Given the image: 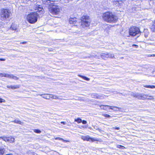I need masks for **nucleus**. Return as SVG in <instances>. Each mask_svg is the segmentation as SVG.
I'll use <instances>...</instances> for the list:
<instances>
[{"mask_svg":"<svg viewBox=\"0 0 155 155\" xmlns=\"http://www.w3.org/2000/svg\"><path fill=\"white\" fill-rule=\"evenodd\" d=\"M57 0H42L43 3L48 7L49 12L53 15L58 14L60 12V7L54 2Z\"/></svg>","mask_w":155,"mask_h":155,"instance_id":"nucleus-1","label":"nucleus"},{"mask_svg":"<svg viewBox=\"0 0 155 155\" xmlns=\"http://www.w3.org/2000/svg\"><path fill=\"white\" fill-rule=\"evenodd\" d=\"M103 19L106 21L113 23L116 22L118 19L117 17L111 12H107L104 13L102 15Z\"/></svg>","mask_w":155,"mask_h":155,"instance_id":"nucleus-2","label":"nucleus"},{"mask_svg":"<svg viewBox=\"0 0 155 155\" xmlns=\"http://www.w3.org/2000/svg\"><path fill=\"white\" fill-rule=\"evenodd\" d=\"M38 16L39 15L37 13H31L27 15V19L29 23L34 24L37 21Z\"/></svg>","mask_w":155,"mask_h":155,"instance_id":"nucleus-3","label":"nucleus"},{"mask_svg":"<svg viewBox=\"0 0 155 155\" xmlns=\"http://www.w3.org/2000/svg\"><path fill=\"white\" fill-rule=\"evenodd\" d=\"M11 15V12L8 9H2L1 10L0 15L2 20H5L10 18Z\"/></svg>","mask_w":155,"mask_h":155,"instance_id":"nucleus-4","label":"nucleus"},{"mask_svg":"<svg viewBox=\"0 0 155 155\" xmlns=\"http://www.w3.org/2000/svg\"><path fill=\"white\" fill-rule=\"evenodd\" d=\"M91 20L89 16L83 15L81 19V25L83 28L87 27L89 26Z\"/></svg>","mask_w":155,"mask_h":155,"instance_id":"nucleus-5","label":"nucleus"},{"mask_svg":"<svg viewBox=\"0 0 155 155\" xmlns=\"http://www.w3.org/2000/svg\"><path fill=\"white\" fill-rule=\"evenodd\" d=\"M131 95L139 99L144 100L147 99L150 100H153V96H150L144 94H136L132 92Z\"/></svg>","mask_w":155,"mask_h":155,"instance_id":"nucleus-6","label":"nucleus"},{"mask_svg":"<svg viewBox=\"0 0 155 155\" xmlns=\"http://www.w3.org/2000/svg\"><path fill=\"white\" fill-rule=\"evenodd\" d=\"M129 31L130 35L132 36H137L138 37L141 33L140 29L134 26L131 27Z\"/></svg>","mask_w":155,"mask_h":155,"instance_id":"nucleus-7","label":"nucleus"},{"mask_svg":"<svg viewBox=\"0 0 155 155\" xmlns=\"http://www.w3.org/2000/svg\"><path fill=\"white\" fill-rule=\"evenodd\" d=\"M81 138L84 140H86L91 142L98 141V140L97 139L91 138L88 135L87 136H82L81 137Z\"/></svg>","mask_w":155,"mask_h":155,"instance_id":"nucleus-8","label":"nucleus"},{"mask_svg":"<svg viewBox=\"0 0 155 155\" xmlns=\"http://www.w3.org/2000/svg\"><path fill=\"white\" fill-rule=\"evenodd\" d=\"M92 98L98 99H102L105 98V96L103 95H99L96 93H94L91 95Z\"/></svg>","mask_w":155,"mask_h":155,"instance_id":"nucleus-9","label":"nucleus"},{"mask_svg":"<svg viewBox=\"0 0 155 155\" xmlns=\"http://www.w3.org/2000/svg\"><path fill=\"white\" fill-rule=\"evenodd\" d=\"M35 8V10L36 11L35 12L37 13V12H38L40 13H42L43 11L42 10V8L41 6L39 5L38 6L36 5Z\"/></svg>","mask_w":155,"mask_h":155,"instance_id":"nucleus-10","label":"nucleus"},{"mask_svg":"<svg viewBox=\"0 0 155 155\" xmlns=\"http://www.w3.org/2000/svg\"><path fill=\"white\" fill-rule=\"evenodd\" d=\"M18 26L17 25L12 23L10 28V29L13 31H18Z\"/></svg>","mask_w":155,"mask_h":155,"instance_id":"nucleus-11","label":"nucleus"},{"mask_svg":"<svg viewBox=\"0 0 155 155\" xmlns=\"http://www.w3.org/2000/svg\"><path fill=\"white\" fill-rule=\"evenodd\" d=\"M77 19L76 18H70L69 19V22L71 24H75L77 22Z\"/></svg>","mask_w":155,"mask_h":155,"instance_id":"nucleus-12","label":"nucleus"},{"mask_svg":"<svg viewBox=\"0 0 155 155\" xmlns=\"http://www.w3.org/2000/svg\"><path fill=\"white\" fill-rule=\"evenodd\" d=\"M7 87L8 88H10L12 89H17L19 88L20 85H15L14 86L8 85L7 86Z\"/></svg>","mask_w":155,"mask_h":155,"instance_id":"nucleus-13","label":"nucleus"},{"mask_svg":"<svg viewBox=\"0 0 155 155\" xmlns=\"http://www.w3.org/2000/svg\"><path fill=\"white\" fill-rule=\"evenodd\" d=\"M50 94H38L37 95H39L41 96H42V97L43 98L49 100L50 98Z\"/></svg>","mask_w":155,"mask_h":155,"instance_id":"nucleus-14","label":"nucleus"},{"mask_svg":"<svg viewBox=\"0 0 155 155\" xmlns=\"http://www.w3.org/2000/svg\"><path fill=\"white\" fill-rule=\"evenodd\" d=\"M101 57L104 60H106L107 58H108L109 57L107 53H101Z\"/></svg>","mask_w":155,"mask_h":155,"instance_id":"nucleus-15","label":"nucleus"},{"mask_svg":"<svg viewBox=\"0 0 155 155\" xmlns=\"http://www.w3.org/2000/svg\"><path fill=\"white\" fill-rule=\"evenodd\" d=\"M110 106L109 105H99L100 107L102 109H103L105 110H107L108 109L107 107H109Z\"/></svg>","mask_w":155,"mask_h":155,"instance_id":"nucleus-16","label":"nucleus"},{"mask_svg":"<svg viewBox=\"0 0 155 155\" xmlns=\"http://www.w3.org/2000/svg\"><path fill=\"white\" fill-rule=\"evenodd\" d=\"M101 53H97L96 54H92V56L96 58L99 59L101 57Z\"/></svg>","mask_w":155,"mask_h":155,"instance_id":"nucleus-17","label":"nucleus"},{"mask_svg":"<svg viewBox=\"0 0 155 155\" xmlns=\"http://www.w3.org/2000/svg\"><path fill=\"white\" fill-rule=\"evenodd\" d=\"M109 109L114 110L115 111H117L119 110V108L117 107L110 106Z\"/></svg>","mask_w":155,"mask_h":155,"instance_id":"nucleus-18","label":"nucleus"},{"mask_svg":"<svg viewBox=\"0 0 155 155\" xmlns=\"http://www.w3.org/2000/svg\"><path fill=\"white\" fill-rule=\"evenodd\" d=\"M8 142H9L11 143H13L14 141L15 138L12 137H8Z\"/></svg>","mask_w":155,"mask_h":155,"instance_id":"nucleus-19","label":"nucleus"},{"mask_svg":"<svg viewBox=\"0 0 155 155\" xmlns=\"http://www.w3.org/2000/svg\"><path fill=\"white\" fill-rule=\"evenodd\" d=\"M150 29L153 32H155V21H154L153 24L150 27Z\"/></svg>","mask_w":155,"mask_h":155,"instance_id":"nucleus-20","label":"nucleus"},{"mask_svg":"<svg viewBox=\"0 0 155 155\" xmlns=\"http://www.w3.org/2000/svg\"><path fill=\"white\" fill-rule=\"evenodd\" d=\"M12 122L20 124H22L23 123H22L21 121L17 120H15L13 121H12Z\"/></svg>","mask_w":155,"mask_h":155,"instance_id":"nucleus-21","label":"nucleus"},{"mask_svg":"<svg viewBox=\"0 0 155 155\" xmlns=\"http://www.w3.org/2000/svg\"><path fill=\"white\" fill-rule=\"evenodd\" d=\"M78 76L82 78L83 79L87 81H89L90 80L89 78L80 75H78Z\"/></svg>","mask_w":155,"mask_h":155,"instance_id":"nucleus-22","label":"nucleus"},{"mask_svg":"<svg viewBox=\"0 0 155 155\" xmlns=\"http://www.w3.org/2000/svg\"><path fill=\"white\" fill-rule=\"evenodd\" d=\"M93 127L94 129L97 130H98L100 132L103 131V130H102L101 129H99L97 126L94 125L93 126Z\"/></svg>","mask_w":155,"mask_h":155,"instance_id":"nucleus-23","label":"nucleus"},{"mask_svg":"<svg viewBox=\"0 0 155 155\" xmlns=\"http://www.w3.org/2000/svg\"><path fill=\"white\" fill-rule=\"evenodd\" d=\"M5 150L4 148H0V155H3L4 153L5 152Z\"/></svg>","mask_w":155,"mask_h":155,"instance_id":"nucleus-24","label":"nucleus"},{"mask_svg":"<svg viewBox=\"0 0 155 155\" xmlns=\"http://www.w3.org/2000/svg\"><path fill=\"white\" fill-rule=\"evenodd\" d=\"M143 86L145 87L151 88L152 89L155 88V86H154V85H144Z\"/></svg>","mask_w":155,"mask_h":155,"instance_id":"nucleus-25","label":"nucleus"},{"mask_svg":"<svg viewBox=\"0 0 155 155\" xmlns=\"http://www.w3.org/2000/svg\"><path fill=\"white\" fill-rule=\"evenodd\" d=\"M50 98H51L52 99H59L58 97L57 96L53 95L52 94H50Z\"/></svg>","mask_w":155,"mask_h":155,"instance_id":"nucleus-26","label":"nucleus"},{"mask_svg":"<svg viewBox=\"0 0 155 155\" xmlns=\"http://www.w3.org/2000/svg\"><path fill=\"white\" fill-rule=\"evenodd\" d=\"M11 79H13L15 80H17L19 79L18 78L12 74Z\"/></svg>","mask_w":155,"mask_h":155,"instance_id":"nucleus-27","label":"nucleus"},{"mask_svg":"<svg viewBox=\"0 0 155 155\" xmlns=\"http://www.w3.org/2000/svg\"><path fill=\"white\" fill-rule=\"evenodd\" d=\"M55 140H62L64 142H69L68 140H64L63 138H61V137H57L55 138Z\"/></svg>","mask_w":155,"mask_h":155,"instance_id":"nucleus-28","label":"nucleus"},{"mask_svg":"<svg viewBox=\"0 0 155 155\" xmlns=\"http://www.w3.org/2000/svg\"><path fill=\"white\" fill-rule=\"evenodd\" d=\"M144 36L145 37L147 38L149 34V32L147 30H144Z\"/></svg>","mask_w":155,"mask_h":155,"instance_id":"nucleus-29","label":"nucleus"},{"mask_svg":"<svg viewBox=\"0 0 155 155\" xmlns=\"http://www.w3.org/2000/svg\"><path fill=\"white\" fill-rule=\"evenodd\" d=\"M0 138H1L2 140L5 142H8V137H0Z\"/></svg>","mask_w":155,"mask_h":155,"instance_id":"nucleus-30","label":"nucleus"},{"mask_svg":"<svg viewBox=\"0 0 155 155\" xmlns=\"http://www.w3.org/2000/svg\"><path fill=\"white\" fill-rule=\"evenodd\" d=\"M115 1L118 3L119 4H120L122 3L125 0H114Z\"/></svg>","mask_w":155,"mask_h":155,"instance_id":"nucleus-31","label":"nucleus"},{"mask_svg":"<svg viewBox=\"0 0 155 155\" xmlns=\"http://www.w3.org/2000/svg\"><path fill=\"white\" fill-rule=\"evenodd\" d=\"M12 74H4V77L5 78H8L11 79V76Z\"/></svg>","mask_w":155,"mask_h":155,"instance_id":"nucleus-32","label":"nucleus"},{"mask_svg":"<svg viewBox=\"0 0 155 155\" xmlns=\"http://www.w3.org/2000/svg\"><path fill=\"white\" fill-rule=\"evenodd\" d=\"M117 148H120L121 149H124L125 147L121 145H117Z\"/></svg>","mask_w":155,"mask_h":155,"instance_id":"nucleus-33","label":"nucleus"},{"mask_svg":"<svg viewBox=\"0 0 155 155\" xmlns=\"http://www.w3.org/2000/svg\"><path fill=\"white\" fill-rule=\"evenodd\" d=\"M74 121H75L77 122L78 123H79L81 122L82 120L81 119L78 118L77 119H75Z\"/></svg>","mask_w":155,"mask_h":155,"instance_id":"nucleus-34","label":"nucleus"},{"mask_svg":"<svg viewBox=\"0 0 155 155\" xmlns=\"http://www.w3.org/2000/svg\"><path fill=\"white\" fill-rule=\"evenodd\" d=\"M34 131L36 133H40L41 132V131L38 129H35L34 130Z\"/></svg>","mask_w":155,"mask_h":155,"instance_id":"nucleus-35","label":"nucleus"},{"mask_svg":"<svg viewBox=\"0 0 155 155\" xmlns=\"http://www.w3.org/2000/svg\"><path fill=\"white\" fill-rule=\"evenodd\" d=\"M5 100L0 98V103L5 102Z\"/></svg>","mask_w":155,"mask_h":155,"instance_id":"nucleus-36","label":"nucleus"},{"mask_svg":"<svg viewBox=\"0 0 155 155\" xmlns=\"http://www.w3.org/2000/svg\"><path fill=\"white\" fill-rule=\"evenodd\" d=\"M110 55V58H114V55L113 54H111Z\"/></svg>","mask_w":155,"mask_h":155,"instance_id":"nucleus-37","label":"nucleus"},{"mask_svg":"<svg viewBox=\"0 0 155 155\" xmlns=\"http://www.w3.org/2000/svg\"><path fill=\"white\" fill-rule=\"evenodd\" d=\"M81 122H82L83 124H86L87 123V121L84 120H82Z\"/></svg>","mask_w":155,"mask_h":155,"instance_id":"nucleus-38","label":"nucleus"},{"mask_svg":"<svg viewBox=\"0 0 155 155\" xmlns=\"http://www.w3.org/2000/svg\"><path fill=\"white\" fill-rule=\"evenodd\" d=\"M104 116L107 117H110V115L107 114H105Z\"/></svg>","mask_w":155,"mask_h":155,"instance_id":"nucleus-39","label":"nucleus"},{"mask_svg":"<svg viewBox=\"0 0 155 155\" xmlns=\"http://www.w3.org/2000/svg\"><path fill=\"white\" fill-rule=\"evenodd\" d=\"M4 74H5L0 73V77H4Z\"/></svg>","mask_w":155,"mask_h":155,"instance_id":"nucleus-40","label":"nucleus"},{"mask_svg":"<svg viewBox=\"0 0 155 155\" xmlns=\"http://www.w3.org/2000/svg\"><path fill=\"white\" fill-rule=\"evenodd\" d=\"M133 47H135L136 48H137L138 47V46L137 45L134 44L132 45Z\"/></svg>","mask_w":155,"mask_h":155,"instance_id":"nucleus-41","label":"nucleus"},{"mask_svg":"<svg viewBox=\"0 0 155 155\" xmlns=\"http://www.w3.org/2000/svg\"><path fill=\"white\" fill-rule=\"evenodd\" d=\"M26 43H27V42H21L20 43V44H25Z\"/></svg>","mask_w":155,"mask_h":155,"instance_id":"nucleus-42","label":"nucleus"},{"mask_svg":"<svg viewBox=\"0 0 155 155\" xmlns=\"http://www.w3.org/2000/svg\"><path fill=\"white\" fill-rule=\"evenodd\" d=\"M5 60V59L3 58H0V61H4Z\"/></svg>","mask_w":155,"mask_h":155,"instance_id":"nucleus-43","label":"nucleus"},{"mask_svg":"<svg viewBox=\"0 0 155 155\" xmlns=\"http://www.w3.org/2000/svg\"><path fill=\"white\" fill-rule=\"evenodd\" d=\"M118 94H122V95H124V96H127V95L126 94H125L123 95V94H122L121 93H118Z\"/></svg>","mask_w":155,"mask_h":155,"instance_id":"nucleus-44","label":"nucleus"},{"mask_svg":"<svg viewBox=\"0 0 155 155\" xmlns=\"http://www.w3.org/2000/svg\"><path fill=\"white\" fill-rule=\"evenodd\" d=\"M61 124H66V123L64 122H61Z\"/></svg>","mask_w":155,"mask_h":155,"instance_id":"nucleus-45","label":"nucleus"},{"mask_svg":"<svg viewBox=\"0 0 155 155\" xmlns=\"http://www.w3.org/2000/svg\"><path fill=\"white\" fill-rule=\"evenodd\" d=\"M115 129L117 130H119L120 129V128L119 127H117L115 128Z\"/></svg>","mask_w":155,"mask_h":155,"instance_id":"nucleus-46","label":"nucleus"},{"mask_svg":"<svg viewBox=\"0 0 155 155\" xmlns=\"http://www.w3.org/2000/svg\"><path fill=\"white\" fill-rule=\"evenodd\" d=\"M110 54H111L110 53H107V54L108 55V56H109L108 58H110Z\"/></svg>","mask_w":155,"mask_h":155,"instance_id":"nucleus-47","label":"nucleus"},{"mask_svg":"<svg viewBox=\"0 0 155 155\" xmlns=\"http://www.w3.org/2000/svg\"><path fill=\"white\" fill-rule=\"evenodd\" d=\"M151 56L152 57H154L155 56V54H152L151 55Z\"/></svg>","mask_w":155,"mask_h":155,"instance_id":"nucleus-48","label":"nucleus"},{"mask_svg":"<svg viewBox=\"0 0 155 155\" xmlns=\"http://www.w3.org/2000/svg\"><path fill=\"white\" fill-rule=\"evenodd\" d=\"M6 155H12V154H6Z\"/></svg>","mask_w":155,"mask_h":155,"instance_id":"nucleus-49","label":"nucleus"},{"mask_svg":"<svg viewBox=\"0 0 155 155\" xmlns=\"http://www.w3.org/2000/svg\"><path fill=\"white\" fill-rule=\"evenodd\" d=\"M89 129H91V130H92V128H91V127H90V128H89Z\"/></svg>","mask_w":155,"mask_h":155,"instance_id":"nucleus-50","label":"nucleus"}]
</instances>
